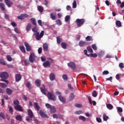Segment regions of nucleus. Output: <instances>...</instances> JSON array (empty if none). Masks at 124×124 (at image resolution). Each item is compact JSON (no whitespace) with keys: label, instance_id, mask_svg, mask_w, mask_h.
Segmentation results:
<instances>
[{"label":"nucleus","instance_id":"f8f14e48","mask_svg":"<svg viewBox=\"0 0 124 124\" xmlns=\"http://www.w3.org/2000/svg\"><path fill=\"white\" fill-rule=\"evenodd\" d=\"M68 66L72 69H75L76 67V65L74 62H70L69 63H68Z\"/></svg>","mask_w":124,"mask_h":124},{"label":"nucleus","instance_id":"c9c22d12","mask_svg":"<svg viewBox=\"0 0 124 124\" xmlns=\"http://www.w3.org/2000/svg\"><path fill=\"white\" fill-rule=\"evenodd\" d=\"M0 8L2 11L5 10L4 4L2 3H0Z\"/></svg>","mask_w":124,"mask_h":124},{"label":"nucleus","instance_id":"8fccbe9b","mask_svg":"<svg viewBox=\"0 0 124 124\" xmlns=\"http://www.w3.org/2000/svg\"><path fill=\"white\" fill-rule=\"evenodd\" d=\"M53 117L54 119H58L59 118L58 115L56 114H53ZM62 117V116L61 115L60 117H59V118H61Z\"/></svg>","mask_w":124,"mask_h":124},{"label":"nucleus","instance_id":"0eeeda50","mask_svg":"<svg viewBox=\"0 0 124 124\" xmlns=\"http://www.w3.org/2000/svg\"><path fill=\"white\" fill-rule=\"evenodd\" d=\"M39 114L43 118H48V116L47 115V114H46V113L42 110H40L39 111Z\"/></svg>","mask_w":124,"mask_h":124},{"label":"nucleus","instance_id":"1a4fd4ad","mask_svg":"<svg viewBox=\"0 0 124 124\" xmlns=\"http://www.w3.org/2000/svg\"><path fill=\"white\" fill-rule=\"evenodd\" d=\"M14 108L16 111H18L20 112L23 111V109L20 105H16L14 107Z\"/></svg>","mask_w":124,"mask_h":124},{"label":"nucleus","instance_id":"5701e85b","mask_svg":"<svg viewBox=\"0 0 124 124\" xmlns=\"http://www.w3.org/2000/svg\"><path fill=\"white\" fill-rule=\"evenodd\" d=\"M61 46L63 49H66L67 45V44L65 42H62L61 43Z\"/></svg>","mask_w":124,"mask_h":124},{"label":"nucleus","instance_id":"9b49d317","mask_svg":"<svg viewBox=\"0 0 124 124\" xmlns=\"http://www.w3.org/2000/svg\"><path fill=\"white\" fill-rule=\"evenodd\" d=\"M78 45H79V46L80 47H83V46H84L85 45H88V43H87V42H85V41H82V40H80V41H79V42Z\"/></svg>","mask_w":124,"mask_h":124},{"label":"nucleus","instance_id":"aec40b11","mask_svg":"<svg viewBox=\"0 0 124 124\" xmlns=\"http://www.w3.org/2000/svg\"><path fill=\"white\" fill-rule=\"evenodd\" d=\"M59 100L63 103L65 104L66 103L65 99L62 96H58Z\"/></svg>","mask_w":124,"mask_h":124},{"label":"nucleus","instance_id":"c756f323","mask_svg":"<svg viewBox=\"0 0 124 124\" xmlns=\"http://www.w3.org/2000/svg\"><path fill=\"white\" fill-rule=\"evenodd\" d=\"M78 119L79 120H81L84 122H85V121L86 120V118L85 117L82 116H79L78 117Z\"/></svg>","mask_w":124,"mask_h":124},{"label":"nucleus","instance_id":"680f3d73","mask_svg":"<svg viewBox=\"0 0 124 124\" xmlns=\"http://www.w3.org/2000/svg\"><path fill=\"white\" fill-rule=\"evenodd\" d=\"M74 97H75V96H74V93H71L70 94V99L72 100V99H74Z\"/></svg>","mask_w":124,"mask_h":124},{"label":"nucleus","instance_id":"6e6552de","mask_svg":"<svg viewBox=\"0 0 124 124\" xmlns=\"http://www.w3.org/2000/svg\"><path fill=\"white\" fill-rule=\"evenodd\" d=\"M24 46L26 47L27 51L30 52L31 50V47L28 42H25Z\"/></svg>","mask_w":124,"mask_h":124},{"label":"nucleus","instance_id":"a878e982","mask_svg":"<svg viewBox=\"0 0 124 124\" xmlns=\"http://www.w3.org/2000/svg\"><path fill=\"white\" fill-rule=\"evenodd\" d=\"M6 92L8 95H11L13 93V91L9 88H7L6 90Z\"/></svg>","mask_w":124,"mask_h":124},{"label":"nucleus","instance_id":"774afa93","mask_svg":"<svg viewBox=\"0 0 124 124\" xmlns=\"http://www.w3.org/2000/svg\"><path fill=\"white\" fill-rule=\"evenodd\" d=\"M119 67L121 68H124V63H120L119 64Z\"/></svg>","mask_w":124,"mask_h":124},{"label":"nucleus","instance_id":"5fc2aeb1","mask_svg":"<svg viewBox=\"0 0 124 124\" xmlns=\"http://www.w3.org/2000/svg\"><path fill=\"white\" fill-rule=\"evenodd\" d=\"M118 111L120 113H122L123 111V108L121 107H118L117 108Z\"/></svg>","mask_w":124,"mask_h":124},{"label":"nucleus","instance_id":"39448f33","mask_svg":"<svg viewBox=\"0 0 124 124\" xmlns=\"http://www.w3.org/2000/svg\"><path fill=\"white\" fill-rule=\"evenodd\" d=\"M1 81L5 82L6 84L3 83H0V87L1 88L4 89L7 87V85L8 84L9 81L7 79H1Z\"/></svg>","mask_w":124,"mask_h":124},{"label":"nucleus","instance_id":"393cba45","mask_svg":"<svg viewBox=\"0 0 124 124\" xmlns=\"http://www.w3.org/2000/svg\"><path fill=\"white\" fill-rule=\"evenodd\" d=\"M56 111V110L55 108L54 107L52 106L50 108V112L51 113H55Z\"/></svg>","mask_w":124,"mask_h":124},{"label":"nucleus","instance_id":"6ab92c4d","mask_svg":"<svg viewBox=\"0 0 124 124\" xmlns=\"http://www.w3.org/2000/svg\"><path fill=\"white\" fill-rule=\"evenodd\" d=\"M43 66L45 68L49 67L50 66V63L49 61H46L43 63Z\"/></svg>","mask_w":124,"mask_h":124},{"label":"nucleus","instance_id":"e2e57ef3","mask_svg":"<svg viewBox=\"0 0 124 124\" xmlns=\"http://www.w3.org/2000/svg\"><path fill=\"white\" fill-rule=\"evenodd\" d=\"M46 107L47 108L50 109V108H51L52 106L51 105H50L49 104H46Z\"/></svg>","mask_w":124,"mask_h":124},{"label":"nucleus","instance_id":"f03ea898","mask_svg":"<svg viewBox=\"0 0 124 124\" xmlns=\"http://www.w3.org/2000/svg\"><path fill=\"white\" fill-rule=\"evenodd\" d=\"M47 97L49 100L56 101V98L55 95L52 92H48L47 94Z\"/></svg>","mask_w":124,"mask_h":124},{"label":"nucleus","instance_id":"4468645a","mask_svg":"<svg viewBox=\"0 0 124 124\" xmlns=\"http://www.w3.org/2000/svg\"><path fill=\"white\" fill-rule=\"evenodd\" d=\"M4 2L8 7H11L13 5V2L9 0H4Z\"/></svg>","mask_w":124,"mask_h":124},{"label":"nucleus","instance_id":"e433bc0d","mask_svg":"<svg viewBox=\"0 0 124 124\" xmlns=\"http://www.w3.org/2000/svg\"><path fill=\"white\" fill-rule=\"evenodd\" d=\"M107 107L110 110H111L113 108V106L111 104H107Z\"/></svg>","mask_w":124,"mask_h":124},{"label":"nucleus","instance_id":"a19ab883","mask_svg":"<svg viewBox=\"0 0 124 124\" xmlns=\"http://www.w3.org/2000/svg\"><path fill=\"white\" fill-rule=\"evenodd\" d=\"M17 18L18 19L20 20H23L24 17H23L22 14H21L20 16H17Z\"/></svg>","mask_w":124,"mask_h":124},{"label":"nucleus","instance_id":"ddd939ff","mask_svg":"<svg viewBox=\"0 0 124 124\" xmlns=\"http://www.w3.org/2000/svg\"><path fill=\"white\" fill-rule=\"evenodd\" d=\"M16 81L18 82L21 79V76L19 74H16L15 76Z\"/></svg>","mask_w":124,"mask_h":124},{"label":"nucleus","instance_id":"7c9ffc66","mask_svg":"<svg viewBox=\"0 0 124 124\" xmlns=\"http://www.w3.org/2000/svg\"><path fill=\"white\" fill-rule=\"evenodd\" d=\"M37 9L39 12L42 13L43 12L44 8L42 6H38Z\"/></svg>","mask_w":124,"mask_h":124},{"label":"nucleus","instance_id":"ea45409f","mask_svg":"<svg viewBox=\"0 0 124 124\" xmlns=\"http://www.w3.org/2000/svg\"><path fill=\"white\" fill-rule=\"evenodd\" d=\"M56 24L58 26H61L62 24V21L60 19H58L56 21Z\"/></svg>","mask_w":124,"mask_h":124},{"label":"nucleus","instance_id":"49530a36","mask_svg":"<svg viewBox=\"0 0 124 124\" xmlns=\"http://www.w3.org/2000/svg\"><path fill=\"white\" fill-rule=\"evenodd\" d=\"M87 49L88 51L90 52L91 53H93V49L90 46H87Z\"/></svg>","mask_w":124,"mask_h":124},{"label":"nucleus","instance_id":"bf43d9fd","mask_svg":"<svg viewBox=\"0 0 124 124\" xmlns=\"http://www.w3.org/2000/svg\"><path fill=\"white\" fill-rule=\"evenodd\" d=\"M0 117L3 119L5 118V116L3 113L2 112L0 113Z\"/></svg>","mask_w":124,"mask_h":124},{"label":"nucleus","instance_id":"2f4dec72","mask_svg":"<svg viewBox=\"0 0 124 124\" xmlns=\"http://www.w3.org/2000/svg\"><path fill=\"white\" fill-rule=\"evenodd\" d=\"M16 119L19 121H21L22 120V117L21 115H19L16 117Z\"/></svg>","mask_w":124,"mask_h":124},{"label":"nucleus","instance_id":"4be33fe9","mask_svg":"<svg viewBox=\"0 0 124 124\" xmlns=\"http://www.w3.org/2000/svg\"><path fill=\"white\" fill-rule=\"evenodd\" d=\"M43 48H44V50L47 52L48 50V45H47V44L46 43H45L43 44Z\"/></svg>","mask_w":124,"mask_h":124},{"label":"nucleus","instance_id":"c85d7f7f","mask_svg":"<svg viewBox=\"0 0 124 124\" xmlns=\"http://www.w3.org/2000/svg\"><path fill=\"white\" fill-rule=\"evenodd\" d=\"M31 23H28V25L26 26V31H29L31 30Z\"/></svg>","mask_w":124,"mask_h":124},{"label":"nucleus","instance_id":"37998d69","mask_svg":"<svg viewBox=\"0 0 124 124\" xmlns=\"http://www.w3.org/2000/svg\"><path fill=\"white\" fill-rule=\"evenodd\" d=\"M6 58H7V61L8 62L12 61V58L11 56H10V55H7Z\"/></svg>","mask_w":124,"mask_h":124},{"label":"nucleus","instance_id":"58836bf2","mask_svg":"<svg viewBox=\"0 0 124 124\" xmlns=\"http://www.w3.org/2000/svg\"><path fill=\"white\" fill-rule=\"evenodd\" d=\"M0 63L3 65H6V63L3 59H0Z\"/></svg>","mask_w":124,"mask_h":124},{"label":"nucleus","instance_id":"79ce46f5","mask_svg":"<svg viewBox=\"0 0 124 124\" xmlns=\"http://www.w3.org/2000/svg\"><path fill=\"white\" fill-rule=\"evenodd\" d=\"M90 56L91 57H92V58H96L97 57V55L96 54V53H90V54H89Z\"/></svg>","mask_w":124,"mask_h":124},{"label":"nucleus","instance_id":"473e14b6","mask_svg":"<svg viewBox=\"0 0 124 124\" xmlns=\"http://www.w3.org/2000/svg\"><path fill=\"white\" fill-rule=\"evenodd\" d=\"M116 24L117 27H122V23L121 22L120 20H117L116 21Z\"/></svg>","mask_w":124,"mask_h":124},{"label":"nucleus","instance_id":"09e8293b","mask_svg":"<svg viewBox=\"0 0 124 124\" xmlns=\"http://www.w3.org/2000/svg\"><path fill=\"white\" fill-rule=\"evenodd\" d=\"M77 7V1L76 0H74L73 2V8H76Z\"/></svg>","mask_w":124,"mask_h":124},{"label":"nucleus","instance_id":"9d476101","mask_svg":"<svg viewBox=\"0 0 124 124\" xmlns=\"http://www.w3.org/2000/svg\"><path fill=\"white\" fill-rule=\"evenodd\" d=\"M41 92L43 94L46 95V92L47 91L44 85H43V87L40 88Z\"/></svg>","mask_w":124,"mask_h":124},{"label":"nucleus","instance_id":"f257e3e1","mask_svg":"<svg viewBox=\"0 0 124 124\" xmlns=\"http://www.w3.org/2000/svg\"><path fill=\"white\" fill-rule=\"evenodd\" d=\"M38 30L37 27L35 26L32 29V31L34 32V35L35 36L36 39L39 40L44 36V31H42L40 34L39 32L37 31Z\"/></svg>","mask_w":124,"mask_h":124},{"label":"nucleus","instance_id":"052dcab7","mask_svg":"<svg viewBox=\"0 0 124 124\" xmlns=\"http://www.w3.org/2000/svg\"><path fill=\"white\" fill-rule=\"evenodd\" d=\"M24 63L26 65H28L30 64L29 60H25Z\"/></svg>","mask_w":124,"mask_h":124},{"label":"nucleus","instance_id":"dca6fc26","mask_svg":"<svg viewBox=\"0 0 124 124\" xmlns=\"http://www.w3.org/2000/svg\"><path fill=\"white\" fill-rule=\"evenodd\" d=\"M35 85H36V86L37 87H40V85H41V80L40 79H36V80H35Z\"/></svg>","mask_w":124,"mask_h":124},{"label":"nucleus","instance_id":"f3484780","mask_svg":"<svg viewBox=\"0 0 124 124\" xmlns=\"http://www.w3.org/2000/svg\"><path fill=\"white\" fill-rule=\"evenodd\" d=\"M34 108L37 111H38L40 108L39 104L36 102L34 103Z\"/></svg>","mask_w":124,"mask_h":124},{"label":"nucleus","instance_id":"de8ad7c7","mask_svg":"<svg viewBox=\"0 0 124 124\" xmlns=\"http://www.w3.org/2000/svg\"><path fill=\"white\" fill-rule=\"evenodd\" d=\"M98 93L96 91L93 92L92 95L94 97H96L97 96Z\"/></svg>","mask_w":124,"mask_h":124},{"label":"nucleus","instance_id":"cd10ccee","mask_svg":"<svg viewBox=\"0 0 124 124\" xmlns=\"http://www.w3.org/2000/svg\"><path fill=\"white\" fill-rule=\"evenodd\" d=\"M30 20L32 24H33V25H36V20L34 18H31Z\"/></svg>","mask_w":124,"mask_h":124},{"label":"nucleus","instance_id":"6e6d98bb","mask_svg":"<svg viewBox=\"0 0 124 124\" xmlns=\"http://www.w3.org/2000/svg\"><path fill=\"white\" fill-rule=\"evenodd\" d=\"M9 109V111L11 114H13V109L12 107H8Z\"/></svg>","mask_w":124,"mask_h":124},{"label":"nucleus","instance_id":"b1692460","mask_svg":"<svg viewBox=\"0 0 124 124\" xmlns=\"http://www.w3.org/2000/svg\"><path fill=\"white\" fill-rule=\"evenodd\" d=\"M19 47L22 52H23L24 53H26V50L23 46H19Z\"/></svg>","mask_w":124,"mask_h":124},{"label":"nucleus","instance_id":"423d86ee","mask_svg":"<svg viewBox=\"0 0 124 124\" xmlns=\"http://www.w3.org/2000/svg\"><path fill=\"white\" fill-rule=\"evenodd\" d=\"M35 54L33 52L32 53H31L29 57V61L31 63L35 61Z\"/></svg>","mask_w":124,"mask_h":124},{"label":"nucleus","instance_id":"3c124183","mask_svg":"<svg viewBox=\"0 0 124 124\" xmlns=\"http://www.w3.org/2000/svg\"><path fill=\"white\" fill-rule=\"evenodd\" d=\"M62 78L65 80L67 81V80L68 79V77L67 76V75H63L62 76Z\"/></svg>","mask_w":124,"mask_h":124},{"label":"nucleus","instance_id":"338daca9","mask_svg":"<svg viewBox=\"0 0 124 124\" xmlns=\"http://www.w3.org/2000/svg\"><path fill=\"white\" fill-rule=\"evenodd\" d=\"M38 23L39 26H40L41 27L43 26L41 20H40V19L38 20Z\"/></svg>","mask_w":124,"mask_h":124},{"label":"nucleus","instance_id":"2eb2a0df","mask_svg":"<svg viewBox=\"0 0 124 124\" xmlns=\"http://www.w3.org/2000/svg\"><path fill=\"white\" fill-rule=\"evenodd\" d=\"M28 115L30 118H32L34 116L32 111L30 109L28 110Z\"/></svg>","mask_w":124,"mask_h":124},{"label":"nucleus","instance_id":"72a5a7b5","mask_svg":"<svg viewBox=\"0 0 124 124\" xmlns=\"http://www.w3.org/2000/svg\"><path fill=\"white\" fill-rule=\"evenodd\" d=\"M108 119H109V117L108 116H107V115L105 113H104L103 114V120H104V121H107Z\"/></svg>","mask_w":124,"mask_h":124},{"label":"nucleus","instance_id":"f704fd0d","mask_svg":"<svg viewBox=\"0 0 124 124\" xmlns=\"http://www.w3.org/2000/svg\"><path fill=\"white\" fill-rule=\"evenodd\" d=\"M26 87L29 89V90H31V84L30 82H28L26 84Z\"/></svg>","mask_w":124,"mask_h":124},{"label":"nucleus","instance_id":"bb28decb","mask_svg":"<svg viewBox=\"0 0 124 124\" xmlns=\"http://www.w3.org/2000/svg\"><path fill=\"white\" fill-rule=\"evenodd\" d=\"M86 40L87 42H89V41H92L93 40V39L92 36L88 35L86 37Z\"/></svg>","mask_w":124,"mask_h":124},{"label":"nucleus","instance_id":"412c9836","mask_svg":"<svg viewBox=\"0 0 124 124\" xmlns=\"http://www.w3.org/2000/svg\"><path fill=\"white\" fill-rule=\"evenodd\" d=\"M49 78L51 81H53L55 80V75L53 74V73H51V74H50Z\"/></svg>","mask_w":124,"mask_h":124},{"label":"nucleus","instance_id":"20e7f679","mask_svg":"<svg viewBox=\"0 0 124 124\" xmlns=\"http://www.w3.org/2000/svg\"><path fill=\"white\" fill-rule=\"evenodd\" d=\"M76 22L77 23L78 26V27H80L84 23L85 20H84V19H83V18H82V19L78 18V19H77Z\"/></svg>","mask_w":124,"mask_h":124},{"label":"nucleus","instance_id":"a211bd4d","mask_svg":"<svg viewBox=\"0 0 124 124\" xmlns=\"http://www.w3.org/2000/svg\"><path fill=\"white\" fill-rule=\"evenodd\" d=\"M50 18L53 20H55L57 18V16L55 15V14L54 13H50Z\"/></svg>","mask_w":124,"mask_h":124},{"label":"nucleus","instance_id":"4d7b16f0","mask_svg":"<svg viewBox=\"0 0 124 124\" xmlns=\"http://www.w3.org/2000/svg\"><path fill=\"white\" fill-rule=\"evenodd\" d=\"M14 31H15L16 33H18V34H20V31L18 30V29L16 28H15Z\"/></svg>","mask_w":124,"mask_h":124},{"label":"nucleus","instance_id":"c03bdc74","mask_svg":"<svg viewBox=\"0 0 124 124\" xmlns=\"http://www.w3.org/2000/svg\"><path fill=\"white\" fill-rule=\"evenodd\" d=\"M57 42L59 44H60L61 42H62V39L60 38V36L57 37Z\"/></svg>","mask_w":124,"mask_h":124},{"label":"nucleus","instance_id":"7ed1b4c3","mask_svg":"<svg viewBox=\"0 0 124 124\" xmlns=\"http://www.w3.org/2000/svg\"><path fill=\"white\" fill-rule=\"evenodd\" d=\"M9 77V75L6 72H2L0 73V78L1 79L6 80Z\"/></svg>","mask_w":124,"mask_h":124},{"label":"nucleus","instance_id":"69168bd1","mask_svg":"<svg viewBox=\"0 0 124 124\" xmlns=\"http://www.w3.org/2000/svg\"><path fill=\"white\" fill-rule=\"evenodd\" d=\"M71 9H72V8L70 5H67L66 6L67 11H71Z\"/></svg>","mask_w":124,"mask_h":124},{"label":"nucleus","instance_id":"0e129e2a","mask_svg":"<svg viewBox=\"0 0 124 124\" xmlns=\"http://www.w3.org/2000/svg\"><path fill=\"white\" fill-rule=\"evenodd\" d=\"M75 106L77 108H81L82 107L81 105L78 104H76L75 105Z\"/></svg>","mask_w":124,"mask_h":124},{"label":"nucleus","instance_id":"13d9d810","mask_svg":"<svg viewBox=\"0 0 124 124\" xmlns=\"http://www.w3.org/2000/svg\"><path fill=\"white\" fill-rule=\"evenodd\" d=\"M38 54H41L42 53V47H39L38 48Z\"/></svg>","mask_w":124,"mask_h":124},{"label":"nucleus","instance_id":"864d4df0","mask_svg":"<svg viewBox=\"0 0 124 124\" xmlns=\"http://www.w3.org/2000/svg\"><path fill=\"white\" fill-rule=\"evenodd\" d=\"M83 112H82V110H79V111H75V114H78V115H79V114H82Z\"/></svg>","mask_w":124,"mask_h":124},{"label":"nucleus","instance_id":"603ef678","mask_svg":"<svg viewBox=\"0 0 124 124\" xmlns=\"http://www.w3.org/2000/svg\"><path fill=\"white\" fill-rule=\"evenodd\" d=\"M92 48L93 49V50H97V46H96V44H93L92 45Z\"/></svg>","mask_w":124,"mask_h":124},{"label":"nucleus","instance_id":"4c0bfd02","mask_svg":"<svg viewBox=\"0 0 124 124\" xmlns=\"http://www.w3.org/2000/svg\"><path fill=\"white\" fill-rule=\"evenodd\" d=\"M70 19V16L69 15H67L65 17V21L67 22Z\"/></svg>","mask_w":124,"mask_h":124},{"label":"nucleus","instance_id":"a18cd8bd","mask_svg":"<svg viewBox=\"0 0 124 124\" xmlns=\"http://www.w3.org/2000/svg\"><path fill=\"white\" fill-rule=\"evenodd\" d=\"M14 104L15 105H16V106H18L19 104V102L18 100L17 99H16L14 101Z\"/></svg>","mask_w":124,"mask_h":124}]
</instances>
